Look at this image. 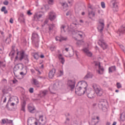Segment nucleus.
I'll list each match as a JSON object with an SVG mask.
<instances>
[{
    "instance_id": "nucleus-1",
    "label": "nucleus",
    "mask_w": 125,
    "mask_h": 125,
    "mask_svg": "<svg viewBox=\"0 0 125 125\" xmlns=\"http://www.w3.org/2000/svg\"><path fill=\"white\" fill-rule=\"evenodd\" d=\"M81 84L82 86L78 87V85L76 86L75 88V93L79 96H82L85 93V91L87 94V96L88 98L92 99L95 97V92L94 91L89 90H86L87 87V83L85 81H82L78 82V84Z\"/></svg>"
},
{
    "instance_id": "nucleus-2",
    "label": "nucleus",
    "mask_w": 125,
    "mask_h": 125,
    "mask_svg": "<svg viewBox=\"0 0 125 125\" xmlns=\"http://www.w3.org/2000/svg\"><path fill=\"white\" fill-rule=\"evenodd\" d=\"M17 60L20 61H22L25 64H28L29 63V55L25 53V51L21 50V51H18L17 52V56L15 59V62H16Z\"/></svg>"
},
{
    "instance_id": "nucleus-3",
    "label": "nucleus",
    "mask_w": 125,
    "mask_h": 125,
    "mask_svg": "<svg viewBox=\"0 0 125 125\" xmlns=\"http://www.w3.org/2000/svg\"><path fill=\"white\" fill-rule=\"evenodd\" d=\"M92 87L93 89L95 90V92H96L97 96H102L103 95V93H104V91L99 86V85H97V84H92Z\"/></svg>"
},
{
    "instance_id": "nucleus-4",
    "label": "nucleus",
    "mask_w": 125,
    "mask_h": 125,
    "mask_svg": "<svg viewBox=\"0 0 125 125\" xmlns=\"http://www.w3.org/2000/svg\"><path fill=\"white\" fill-rule=\"evenodd\" d=\"M32 42L35 47H39V42H40V38L39 35L37 33H33L32 35Z\"/></svg>"
},
{
    "instance_id": "nucleus-5",
    "label": "nucleus",
    "mask_w": 125,
    "mask_h": 125,
    "mask_svg": "<svg viewBox=\"0 0 125 125\" xmlns=\"http://www.w3.org/2000/svg\"><path fill=\"white\" fill-rule=\"evenodd\" d=\"M93 64L96 67H98L99 68V70H97V73L99 75H103V73H104V68L101 65L100 63L99 62H94Z\"/></svg>"
},
{
    "instance_id": "nucleus-6",
    "label": "nucleus",
    "mask_w": 125,
    "mask_h": 125,
    "mask_svg": "<svg viewBox=\"0 0 125 125\" xmlns=\"http://www.w3.org/2000/svg\"><path fill=\"white\" fill-rule=\"evenodd\" d=\"M98 44H99V45H100V46L103 48V49H104V50H105V49H107V47H108V45L107 44V43H106V42H105V41H104L103 36H102L101 38L99 40Z\"/></svg>"
},
{
    "instance_id": "nucleus-7",
    "label": "nucleus",
    "mask_w": 125,
    "mask_h": 125,
    "mask_svg": "<svg viewBox=\"0 0 125 125\" xmlns=\"http://www.w3.org/2000/svg\"><path fill=\"white\" fill-rule=\"evenodd\" d=\"M104 27H105V24H104V20H100L99 24L97 27V29L100 33H102V32H103V30H104Z\"/></svg>"
},
{
    "instance_id": "nucleus-8",
    "label": "nucleus",
    "mask_w": 125,
    "mask_h": 125,
    "mask_svg": "<svg viewBox=\"0 0 125 125\" xmlns=\"http://www.w3.org/2000/svg\"><path fill=\"white\" fill-rule=\"evenodd\" d=\"M111 3H112L113 5V9L114 12H117L118 11V9L119 7L118 6L119 5V2H118V0H112L111 1Z\"/></svg>"
},
{
    "instance_id": "nucleus-9",
    "label": "nucleus",
    "mask_w": 125,
    "mask_h": 125,
    "mask_svg": "<svg viewBox=\"0 0 125 125\" xmlns=\"http://www.w3.org/2000/svg\"><path fill=\"white\" fill-rule=\"evenodd\" d=\"M107 105V102L104 101V100H102L98 103V106L100 109H103V108H106V105Z\"/></svg>"
},
{
    "instance_id": "nucleus-10",
    "label": "nucleus",
    "mask_w": 125,
    "mask_h": 125,
    "mask_svg": "<svg viewBox=\"0 0 125 125\" xmlns=\"http://www.w3.org/2000/svg\"><path fill=\"white\" fill-rule=\"evenodd\" d=\"M75 84H76L75 81L68 80L67 82V85L71 89H74V88H75Z\"/></svg>"
},
{
    "instance_id": "nucleus-11",
    "label": "nucleus",
    "mask_w": 125,
    "mask_h": 125,
    "mask_svg": "<svg viewBox=\"0 0 125 125\" xmlns=\"http://www.w3.org/2000/svg\"><path fill=\"white\" fill-rule=\"evenodd\" d=\"M39 124L41 125H44L46 124V120L43 119V115H40L39 116Z\"/></svg>"
},
{
    "instance_id": "nucleus-12",
    "label": "nucleus",
    "mask_w": 125,
    "mask_h": 125,
    "mask_svg": "<svg viewBox=\"0 0 125 125\" xmlns=\"http://www.w3.org/2000/svg\"><path fill=\"white\" fill-rule=\"evenodd\" d=\"M42 15L38 14V13H35L33 16V21H39L40 18H42Z\"/></svg>"
},
{
    "instance_id": "nucleus-13",
    "label": "nucleus",
    "mask_w": 125,
    "mask_h": 125,
    "mask_svg": "<svg viewBox=\"0 0 125 125\" xmlns=\"http://www.w3.org/2000/svg\"><path fill=\"white\" fill-rule=\"evenodd\" d=\"M56 72V69L55 68H53L49 72V79H52L53 77H54V75H55V73Z\"/></svg>"
},
{
    "instance_id": "nucleus-14",
    "label": "nucleus",
    "mask_w": 125,
    "mask_h": 125,
    "mask_svg": "<svg viewBox=\"0 0 125 125\" xmlns=\"http://www.w3.org/2000/svg\"><path fill=\"white\" fill-rule=\"evenodd\" d=\"M49 18L51 21H53L56 18V16L53 12H50L49 13Z\"/></svg>"
},
{
    "instance_id": "nucleus-15",
    "label": "nucleus",
    "mask_w": 125,
    "mask_h": 125,
    "mask_svg": "<svg viewBox=\"0 0 125 125\" xmlns=\"http://www.w3.org/2000/svg\"><path fill=\"white\" fill-rule=\"evenodd\" d=\"M28 109L29 112L32 114H34L36 112V108L33 105H28Z\"/></svg>"
},
{
    "instance_id": "nucleus-16",
    "label": "nucleus",
    "mask_w": 125,
    "mask_h": 125,
    "mask_svg": "<svg viewBox=\"0 0 125 125\" xmlns=\"http://www.w3.org/2000/svg\"><path fill=\"white\" fill-rule=\"evenodd\" d=\"M125 31V27L124 26H122L119 29L117 33L119 34V36H121V34H124Z\"/></svg>"
},
{
    "instance_id": "nucleus-17",
    "label": "nucleus",
    "mask_w": 125,
    "mask_h": 125,
    "mask_svg": "<svg viewBox=\"0 0 125 125\" xmlns=\"http://www.w3.org/2000/svg\"><path fill=\"white\" fill-rule=\"evenodd\" d=\"M84 52L86 53V55L89 57H91L92 56V53L89 51L88 48H85L83 49Z\"/></svg>"
},
{
    "instance_id": "nucleus-18",
    "label": "nucleus",
    "mask_w": 125,
    "mask_h": 125,
    "mask_svg": "<svg viewBox=\"0 0 125 125\" xmlns=\"http://www.w3.org/2000/svg\"><path fill=\"white\" fill-rule=\"evenodd\" d=\"M59 60L62 63V64H64V62H65V59H64V57H62V54H60L58 56Z\"/></svg>"
},
{
    "instance_id": "nucleus-19",
    "label": "nucleus",
    "mask_w": 125,
    "mask_h": 125,
    "mask_svg": "<svg viewBox=\"0 0 125 125\" xmlns=\"http://www.w3.org/2000/svg\"><path fill=\"white\" fill-rule=\"evenodd\" d=\"M32 81L33 84L34 85H36V86H37V87H40V82H39V81H38V80L33 79Z\"/></svg>"
},
{
    "instance_id": "nucleus-20",
    "label": "nucleus",
    "mask_w": 125,
    "mask_h": 125,
    "mask_svg": "<svg viewBox=\"0 0 125 125\" xmlns=\"http://www.w3.org/2000/svg\"><path fill=\"white\" fill-rule=\"evenodd\" d=\"M93 75L91 74L90 72H88L87 74L84 77V80H87V79H92Z\"/></svg>"
},
{
    "instance_id": "nucleus-21",
    "label": "nucleus",
    "mask_w": 125,
    "mask_h": 125,
    "mask_svg": "<svg viewBox=\"0 0 125 125\" xmlns=\"http://www.w3.org/2000/svg\"><path fill=\"white\" fill-rule=\"evenodd\" d=\"M120 122H125V112L120 114Z\"/></svg>"
},
{
    "instance_id": "nucleus-22",
    "label": "nucleus",
    "mask_w": 125,
    "mask_h": 125,
    "mask_svg": "<svg viewBox=\"0 0 125 125\" xmlns=\"http://www.w3.org/2000/svg\"><path fill=\"white\" fill-rule=\"evenodd\" d=\"M88 15L89 18H90V19H91V17H94V16H95V13L92 11H88Z\"/></svg>"
},
{
    "instance_id": "nucleus-23",
    "label": "nucleus",
    "mask_w": 125,
    "mask_h": 125,
    "mask_svg": "<svg viewBox=\"0 0 125 125\" xmlns=\"http://www.w3.org/2000/svg\"><path fill=\"white\" fill-rule=\"evenodd\" d=\"M109 73H113V72L116 71V66H112L108 68Z\"/></svg>"
},
{
    "instance_id": "nucleus-24",
    "label": "nucleus",
    "mask_w": 125,
    "mask_h": 125,
    "mask_svg": "<svg viewBox=\"0 0 125 125\" xmlns=\"http://www.w3.org/2000/svg\"><path fill=\"white\" fill-rule=\"evenodd\" d=\"M25 107H26V101H23L22 103L21 104V111H23V112H25Z\"/></svg>"
},
{
    "instance_id": "nucleus-25",
    "label": "nucleus",
    "mask_w": 125,
    "mask_h": 125,
    "mask_svg": "<svg viewBox=\"0 0 125 125\" xmlns=\"http://www.w3.org/2000/svg\"><path fill=\"white\" fill-rule=\"evenodd\" d=\"M55 39L57 42H62V41H66V40H67V38H65L64 37L60 38L59 37H56Z\"/></svg>"
},
{
    "instance_id": "nucleus-26",
    "label": "nucleus",
    "mask_w": 125,
    "mask_h": 125,
    "mask_svg": "<svg viewBox=\"0 0 125 125\" xmlns=\"http://www.w3.org/2000/svg\"><path fill=\"white\" fill-rule=\"evenodd\" d=\"M77 23H72L70 25V29H72V30H74V29H76L77 28Z\"/></svg>"
},
{
    "instance_id": "nucleus-27",
    "label": "nucleus",
    "mask_w": 125,
    "mask_h": 125,
    "mask_svg": "<svg viewBox=\"0 0 125 125\" xmlns=\"http://www.w3.org/2000/svg\"><path fill=\"white\" fill-rule=\"evenodd\" d=\"M47 92H48V91L47 90H44L43 91H41L40 93L42 96H45V95L47 94Z\"/></svg>"
},
{
    "instance_id": "nucleus-28",
    "label": "nucleus",
    "mask_w": 125,
    "mask_h": 125,
    "mask_svg": "<svg viewBox=\"0 0 125 125\" xmlns=\"http://www.w3.org/2000/svg\"><path fill=\"white\" fill-rule=\"evenodd\" d=\"M65 29H66V26L64 24L62 25L61 26V32H64V33H65L66 32Z\"/></svg>"
},
{
    "instance_id": "nucleus-29",
    "label": "nucleus",
    "mask_w": 125,
    "mask_h": 125,
    "mask_svg": "<svg viewBox=\"0 0 125 125\" xmlns=\"http://www.w3.org/2000/svg\"><path fill=\"white\" fill-rule=\"evenodd\" d=\"M14 54H15V50L13 49L10 52L9 55H11L12 56H14Z\"/></svg>"
},
{
    "instance_id": "nucleus-30",
    "label": "nucleus",
    "mask_w": 125,
    "mask_h": 125,
    "mask_svg": "<svg viewBox=\"0 0 125 125\" xmlns=\"http://www.w3.org/2000/svg\"><path fill=\"white\" fill-rule=\"evenodd\" d=\"M25 73H24L23 72H20V74L21 76H26V75H27V68H25Z\"/></svg>"
},
{
    "instance_id": "nucleus-31",
    "label": "nucleus",
    "mask_w": 125,
    "mask_h": 125,
    "mask_svg": "<svg viewBox=\"0 0 125 125\" xmlns=\"http://www.w3.org/2000/svg\"><path fill=\"white\" fill-rule=\"evenodd\" d=\"M53 28H54V25L50 24L49 26V31H52L53 30Z\"/></svg>"
},
{
    "instance_id": "nucleus-32",
    "label": "nucleus",
    "mask_w": 125,
    "mask_h": 125,
    "mask_svg": "<svg viewBox=\"0 0 125 125\" xmlns=\"http://www.w3.org/2000/svg\"><path fill=\"white\" fill-rule=\"evenodd\" d=\"M62 6L64 8H68V4L66 2L62 3Z\"/></svg>"
},
{
    "instance_id": "nucleus-33",
    "label": "nucleus",
    "mask_w": 125,
    "mask_h": 125,
    "mask_svg": "<svg viewBox=\"0 0 125 125\" xmlns=\"http://www.w3.org/2000/svg\"><path fill=\"white\" fill-rule=\"evenodd\" d=\"M64 74V72L63 71V70H59V77H61L62 76H63Z\"/></svg>"
},
{
    "instance_id": "nucleus-34",
    "label": "nucleus",
    "mask_w": 125,
    "mask_h": 125,
    "mask_svg": "<svg viewBox=\"0 0 125 125\" xmlns=\"http://www.w3.org/2000/svg\"><path fill=\"white\" fill-rule=\"evenodd\" d=\"M55 48H56V47L54 45H51L50 46V49L51 51H53Z\"/></svg>"
},
{
    "instance_id": "nucleus-35",
    "label": "nucleus",
    "mask_w": 125,
    "mask_h": 125,
    "mask_svg": "<svg viewBox=\"0 0 125 125\" xmlns=\"http://www.w3.org/2000/svg\"><path fill=\"white\" fill-rule=\"evenodd\" d=\"M116 86L117 88H122V84L120 83H116Z\"/></svg>"
},
{
    "instance_id": "nucleus-36",
    "label": "nucleus",
    "mask_w": 125,
    "mask_h": 125,
    "mask_svg": "<svg viewBox=\"0 0 125 125\" xmlns=\"http://www.w3.org/2000/svg\"><path fill=\"white\" fill-rule=\"evenodd\" d=\"M34 57L35 59H36V60H38V59H39V54H35L34 55Z\"/></svg>"
},
{
    "instance_id": "nucleus-37",
    "label": "nucleus",
    "mask_w": 125,
    "mask_h": 125,
    "mask_svg": "<svg viewBox=\"0 0 125 125\" xmlns=\"http://www.w3.org/2000/svg\"><path fill=\"white\" fill-rule=\"evenodd\" d=\"M0 67H5V64H3V62H0Z\"/></svg>"
},
{
    "instance_id": "nucleus-38",
    "label": "nucleus",
    "mask_w": 125,
    "mask_h": 125,
    "mask_svg": "<svg viewBox=\"0 0 125 125\" xmlns=\"http://www.w3.org/2000/svg\"><path fill=\"white\" fill-rule=\"evenodd\" d=\"M2 124H3V125L7 124V119H3L2 120Z\"/></svg>"
},
{
    "instance_id": "nucleus-39",
    "label": "nucleus",
    "mask_w": 125,
    "mask_h": 125,
    "mask_svg": "<svg viewBox=\"0 0 125 125\" xmlns=\"http://www.w3.org/2000/svg\"><path fill=\"white\" fill-rule=\"evenodd\" d=\"M5 10H6V7L5 6L2 7V8H1V11L2 12H3Z\"/></svg>"
},
{
    "instance_id": "nucleus-40",
    "label": "nucleus",
    "mask_w": 125,
    "mask_h": 125,
    "mask_svg": "<svg viewBox=\"0 0 125 125\" xmlns=\"http://www.w3.org/2000/svg\"><path fill=\"white\" fill-rule=\"evenodd\" d=\"M13 123V121L9 120L8 119H7V124H12Z\"/></svg>"
},
{
    "instance_id": "nucleus-41",
    "label": "nucleus",
    "mask_w": 125,
    "mask_h": 125,
    "mask_svg": "<svg viewBox=\"0 0 125 125\" xmlns=\"http://www.w3.org/2000/svg\"><path fill=\"white\" fill-rule=\"evenodd\" d=\"M30 93H33L34 92V88H30L29 89Z\"/></svg>"
},
{
    "instance_id": "nucleus-42",
    "label": "nucleus",
    "mask_w": 125,
    "mask_h": 125,
    "mask_svg": "<svg viewBox=\"0 0 125 125\" xmlns=\"http://www.w3.org/2000/svg\"><path fill=\"white\" fill-rule=\"evenodd\" d=\"M54 1V0H49L48 3L49 4H53Z\"/></svg>"
},
{
    "instance_id": "nucleus-43",
    "label": "nucleus",
    "mask_w": 125,
    "mask_h": 125,
    "mask_svg": "<svg viewBox=\"0 0 125 125\" xmlns=\"http://www.w3.org/2000/svg\"><path fill=\"white\" fill-rule=\"evenodd\" d=\"M101 6L102 8H105V3L104 2H101Z\"/></svg>"
},
{
    "instance_id": "nucleus-44",
    "label": "nucleus",
    "mask_w": 125,
    "mask_h": 125,
    "mask_svg": "<svg viewBox=\"0 0 125 125\" xmlns=\"http://www.w3.org/2000/svg\"><path fill=\"white\" fill-rule=\"evenodd\" d=\"M27 15H29V16H31V15H33V13L31 12V11L30 10H28L27 11Z\"/></svg>"
},
{
    "instance_id": "nucleus-45",
    "label": "nucleus",
    "mask_w": 125,
    "mask_h": 125,
    "mask_svg": "<svg viewBox=\"0 0 125 125\" xmlns=\"http://www.w3.org/2000/svg\"><path fill=\"white\" fill-rule=\"evenodd\" d=\"M8 3H9V2L7 0H5L4 2H3V4L4 5H8Z\"/></svg>"
},
{
    "instance_id": "nucleus-46",
    "label": "nucleus",
    "mask_w": 125,
    "mask_h": 125,
    "mask_svg": "<svg viewBox=\"0 0 125 125\" xmlns=\"http://www.w3.org/2000/svg\"><path fill=\"white\" fill-rule=\"evenodd\" d=\"M48 23V21L47 20H45L44 22H43V25H42V26H44L45 25H46V24Z\"/></svg>"
},
{
    "instance_id": "nucleus-47",
    "label": "nucleus",
    "mask_w": 125,
    "mask_h": 125,
    "mask_svg": "<svg viewBox=\"0 0 125 125\" xmlns=\"http://www.w3.org/2000/svg\"><path fill=\"white\" fill-rule=\"evenodd\" d=\"M13 83L15 84L16 83H18V80L15 79L14 80L12 81Z\"/></svg>"
},
{
    "instance_id": "nucleus-48",
    "label": "nucleus",
    "mask_w": 125,
    "mask_h": 125,
    "mask_svg": "<svg viewBox=\"0 0 125 125\" xmlns=\"http://www.w3.org/2000/svg\"><path fill=\"white\" fill-rule=\"evenodd\" d=\"M69 15H71V11H68V12L66 13V16H69Z\"/></svg>"
},
{
    "instance_id": "nucleus-49",
    "label": "nucleus",
    "mask_w": 125,
    "mask_h": 125,
    "mask_svg": "<svg viewBox=\"0 0 125 125\" xmlns=\"http://www.w3.org/2000/svg\"><path fill=\"white\" fill-rule=\"evenodd\" d=\"M53 87L54 90H56V89L57 88V87H56V84H53Z\"/></svg>"
},
{
    "instance_id": "nucleus-50",
    "label": "nucleus",
    "mask_w": 125,
    "mask_h": 125,
    "mask_svg": "<svg viewBox=\"0 0 125 125\" xmlns=\"http://www.w3.org/2000/svg\"><path fill=\"white\" fill-rule=\"evenodd\" d=\"M10 23H11V24L13 23V19H12V18L10 19Z\"/></svg>"
},
{
    "instance_id": "nucleus-51",
    "label": "nucleus",
    "mask_w": 125,
    "mask_h": 125,
    "mask_svg": "<svg viewBox=\"0 0 125 125\" xmlns=\"http://www.w3.org/2000/svg\"><path fill=\"white\" fill-rule=\"evenodd\" d=\"M3 12L4 14H7L8 13V11H7V10L4 11Z\"/></svg>"
},
{
    "instance_id": "nucleus-52",
    "label": "nucleus",
    "mask_w": 125,
    "mask_h": 125,
    "mask_svg": "<svg viewBox=\"0 0 125 125\" xmlns=\"http://www.w3.org/2000/svg\"><path fill=\"white\" fill-rule=\"evenodd\" d=\"M3 102V103H5V102H6V97H4Z\"/></svg>"
},
{
    "instance_id": "nucleus-53",
    "label": "nucleus",
    "mask_w": 125,
    "mask_h": 125,
    "mask_svg": "<svg viewBox=\"0 0 125 125\" xmlns=\"http://www.w3.org/2000/svg\"><path fill=\"white\" fill-rule=\"evenodd\" d=\"M40 57H41V58H44V55H43V54H41V55H40Z\"/></svg>"
},
{
    "instance_id": "nucleus-54",
    "label": "nucleus",
    "mask_w": 125,
    "mask_h": 125,
    "mask_svg": "<svg viewBox=\"0 0 125 125\" xmlns=\"http://www.w3.org/2000/svg\"><path fill=\"white\" fill-rule=\"evenodd\" d=\"M88 8H90V9H92V7L90 5H89L88 6Z\"/></svg>"
},
{
    "instance_id": "nucleus-55",
    "label": "nucleus",
    "mask_w": 125,
    "mask_h": 125,
    "mask_svg": "<svg viewBox=\"0 0 125 125\" xmlns=\"http://www.w3.org/2000/svg\"><path fill=\"white\" fill-rule=\"evenodd\" d=\"M65 51H66V52H68V51H69V48H65Z\"/></svg>"
},
{
    "instance_id": "nucleus-56",
    "label": "nucleus",
    "mask_w": 125,
    "mask_h": 125,
    "mask_svg": "<svg viewBox=\"0 0 125 125\" xmlns=\"http://www.w3.org/2000/svg\"><path fill=\"white\" fill-rule=\"evenodd\" d=\"M30 71H31V72L32 73H35V70H34V69H31L30 70Z\"/></svg>"
},
{
    "instance_id": "nucleus-57",
    "label": "nucleus",
    "mask_w": 125,
    "mask_h": 125,
    "mask_svg": "<svg viewBox=\"0 0 125 125\" xmlns=\"http://www.w3.org/2000/svg\"><path fill=\"white\" fill-rule=\"evenodd\" d=\"M34 124H35V125H38V122H37V121L35 122H34Z\"/></svg>"
},
{
    "instance_id": "nucleus-58",
    "label": "nucleus",
    "mask_w": 125,
    "mask_h": 125,
    "mask_svg": "<svg viewBox=\"0 0 125 125\" xmlns=\"http://www.w3.org/2000/svg\"><path fill=\"white\" fill-rule=\"evenodd\" d=\"M35 69L36 70V71H37L38 72V71H39L40 69H39V68L37 67L35 68Z\"/></svg>"
},
{
    "instance_id": "nucleus-59",
    "label": "nucleus",
    "mask_w": 125,
    "mask_h": 125,
    "mask_svg": "<svg viewBox=\"0 0 125 125\" xmlns=\"http://www.w3.org/2000/svg\"><path fill=\"white\" fill-rule=\"evenodd\" d=\"M78 36H79L81 38H83V35L78 34Z\"/></svg>"
},
{
    "instance_id": "nucleus-60",
    "label": "nucleus",
    "mask_w": 125,
    "mask_h": 125,
    "mask_svg": "<svg viewBox=\"0 0 125 125\" xmlns=\"http://www.w3.org/2000/svg\"><path fill=\"white\" fill-rule=\"evenodd\" d=\"M14 105H15V104H14V103H12L11 104V106H14Z\"/></svg>"
},
{
    "instance_id": "nucleus-61",
    "label": "nucleus",
    "mask_w": 125,
    "mask_h": 125,
    "mask_svg": "<svg viewBox=\"0 0 125 125\" xmlns=\"http://www.w3.org/2000/svg\"><path fill=\"white\" fill-rule=\"evenodd\" d=\"M37 72H38L39 73V75H41V74H42V72H41V71L39 70H38Z\"/></svg>"
},
{
    "instance_id": "nucleus-62",
    "label": "nucleus",
    "mask_w": 125,
    "mask_h": 125,
    "mask_svg": "<svg viewBox=\"0 0 125 125\" xmlns=\"http://www.w3.org/2000/svg\"><path fill=\"white\" fill-rule=\"evenodd\" d=\"M80 23H83V20H81L80 21Z\"/></svg>"
},
{
    "instance_id": "nucleus-63",
    "label": "nucleus",
    "mask_w": 125,
    "mask_h": 125,
    "mask_svg": "<svg viewBox=\"0 0 125 125\" xmlns=\"http://www.w3.org/2000/svg\"><path fill=\"white\" fill-rule=\"evenodd\" d=\"M110 125L111 124L109 122L106 123V125Z\"/></svg>"
},
{
    "instance_id": "nucleus-64",
    "label": "nucleus",
    "mask_w": 125,
    "mask_h": 125,
    "mask_svg": "<svg viewBox=\"0 0 125 125\" xmlns=\"http://www.w3.org/2000/svg\"><path fill=\"white\" fill-rule=\"evenodd\" d=\"M84 14H85V13H84V12L82 13V15H84Z\"/></svg>"
}]
</instances>
